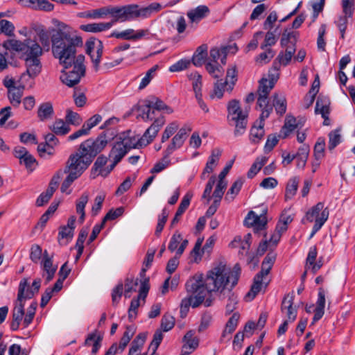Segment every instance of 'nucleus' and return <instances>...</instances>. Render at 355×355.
<instances>
[{
	"label": "nucleus",
	"instance_id": "f257e3e1",
	"mask_svg": "<svg viewBox=\"0 0 355 355\" xmlns=\"http://www.w3.org/2000/svg\"><path fill=\"white\" fill-rule=\"evenodd\" d=\"M239 274L223 263H218L209 270L203 277L196 274L188 279L185 288L189 296L181 301V309L187 310L190 306L198 307L201 304L210 306L214 301L212 293L224 297L237 284Z\"/></svg>",
	"mask_w": 355,
	"mask_h": 355
},
{
	"label": "nucleus",
	"instance_id": "f03ea898",
	"mask_svg": "<svg viewBox=\"0 0 355 355\" xmlns=\"http://www.w3.org/2000/svg\"><path fill=\"white\" fill-rule=\"evenodd\" d=\"M162 8V5L156 2L141 8L137 4H128L123 6H108L89 10L86 12L85 17L96 19H104L107 15H111L113 19L110 21H114L115 24L117 21H130L138 18H148L153 13L161 10Z\"/></svg>",
	"mask_w": 355,
	"mask_h": 355
},
{
	"label": "nucleus",
	"instance_id": "7ed1b4c3",
	"mask_svg": "<svg viewBox=\"0 0 355 355\" xmlns=\"http://www.w3.org/2000/svg\"><path fill=\"white\" fill-rule=\"evenodd\" d=\"M107 144V136L103 133L95 139L90 138L82 142L77 152L70 156V164L68 165V183L72 182L80 177Z\"/></svg>",
	"mask_w": 355,
	"mask_h": 355
},
{
	"label": "nucleus",
	"instance_id": "20e7f679",
	"mask_svg": "<svg viewBox=\"0 0 355 355\" xmlns=\"http://www.w3.org/2000/svg\"><path fill=\"white\" fill-rule=\"evenodd\" d=\"M164 125V118L159 117L153 121L140 139L120 136L110 152V158L113 159V163L117 164L130 149L146 146L152 142Z\"/></svg>",
	"mask_w": 355,
	"mask_h": 355
},
{
	"label": "nucleus",
	"instance_id": "39448f33",
	"mask_svg": "<svg viewBox=\"0 0 355 355\" xmlns=\"http://www.w3.org/2000/svg\"><path fill=\"white\" fill-rule=\"evenodd\" d=\"M6 45L10 50L18 53L19 58L25 61L26 73L28 78H35L40 73V57L42 55V48L36 41L30 38L24 41L12 39L6 42Z\"/></svg>",
	"mask_w": 355,
	"mask_h": 355
},
{
	"label": "nucleus",
	"instance_id": "423d86ee",
	"mask_svg": "<svg viewBox=\"0 0 355 355\" xmlns=\"http://www.w3.org/2000/svg\"><path fill=\"white\" fill-rule=\"evenodd\" d=\"M51 22L57 28L52 30V51L54 57L59 60L60 63L63 67L61 70L62 74L60 80L63 84H67V74L65 73L67 69V33L64 32L65 26L63 22L57 19H53Z\"/></svg>",
	"mask_w": 355,
	"mask_h": 355
},
{
	"label": "nucleus",
	"instance_id": "0eeeda50",
	"mask_svg": "<svg viewBox=\"0 0 355 355\" xmlns=\"http://www.w3.org/2000/svg\"><path fill=\"white\" fill-rule=\"evenodd\" d=\"M277 78V76L268 74L267 78L263 77L259 82L257 105L261 109V120L267 119L272 111V106L268 104V96Z\"/></svg>",
	"mask_w": 355,
	"mask_h": 355
},
{
	"label": "nucleus",
	"instance_id": "6e6552de",
	"mask_svg": "<svg viewBox=\"0 0 355 355\" xmlns=\"http://www.w3.org/2000/svg\"><path fill=\"white\" fill-rule=\"evenodd\" d=\"M227 108V120L235 125L234 135H243L246 128L248 113L242 110L239 102L236 100L230 101Z\"/></svg>",
	"mask_w": 355,
	"mask_h": 355
},
{
	"label": "nucleus",
	"instance_id": "1a4fd4ad",
	"mask_svg": "<svg viewBox=\"0 0 355 355\" xmlns=\"http://www.w3.org/2000/svg\"><path fill=\"white\" fill-rule=\"evenodd\" d=\"M85 57L80 53L73 58L68 60V87L78 85L80 80L85 76Z\"/></svg>",
	"mask_w": 355,
	"mask_h": 355
},
{
	"label": "nucleus",
	"instance_id": "9d476101",
	"mask_svg": "<svg viewBox=\"0 0 355 355\" xmlns=\"http://www.w3.org/2000/svg\"><path fill=\"white\" fill-rule=\"evenodd\" d=\"M237 81V71L236 66H232L228 68L225 77V80H217L214 84V90L210 95L211 98H221L223 96L225 91L232 92Z\"/></svg>",
	"mask_w": 355,
	"mask_h": 355
},
{
	"label": "nucleus",
	"instance_id": "9b49d317",
	"mask_svg": "<svg viewBox=\"0 0 355 355\" xmlns=\"http://www.w3.org/2000/svg\"><path fill=\"white\" fill-rule=\"evenodd\" d=\"M328 218V209L324 208V203L320 202L306 213L304 219L310 223L315 222V230H320Z\"/></svg>",
	"mask_w": 355,
	"mask_h": 355
},
{
	"label": "nucleus",
	"instance_id": "f8f14e48",
	"mask_svg": "<svg viewBox=\"0 0 355 355\" xmlns=\"http://www.w3.org/2000/svg\"><path fill=\"white\" fill-rule=\"evenodd\" d=\"M146 107L143 110L141 118L144 121H154L157 119L155 118V111L164 110L167 114L173 113V110L171 107L167 106L162 101L155 97H151ZM162 117V116H158ZM164 118V116H162ZM165 120V119H164Z\"/></svg>",
	"mask_w": 355,
	"mask_h": 355
},
{
	"label": "nucleus",
	"instance_id": "ddd939ff",
	"mask_svg": "<svg viewBox=\"0 0 355 355\" xmlns=\"http://www.w3.org/2000/svg\"><path fill=\"white\" fill-rule=\"evenodd\" d=\"M33 79L28 78V74L23 73L19 80L18 87H13L8 91V97L12 105L18 106L21 103L24 89L26 86L32 87Z\"/></svg>",
	"mask_w": 355,
	"mask_h": 355
},
{
	"label": "nucleus",
	"instance_id": "4468645a",
	"mask_svg": "<svg viewBox=\"0 0 355 355\" xmlns=\"http://www.w3.org/2000/svg\"><path fill=\"white\" fill-rule=\"evenodd\" d=\"M67 262L64 263L60 268V277L57 280L53 288L46 289L44 293L42 296L41 306L44 307L57 293H58L63 286V281L67 278Z\"/></svg>",
	"mask_w": 355,
	"mask_h": 355
},
{
	"label": "nucleus",
	"instance_id": "2eb2a0df",
	"mask_svg": "<svg viewBox=\"0 0 355 355\" xmlns=\"http://www.w3.org/2000/svg\"><path fill=\"white\" fill-rule=\"evenodd\" d=\"M150 31L148 29H138L127 28L122 31H113L110 37H115L117 39H122L125 40H139L142 38L148 37Z\"/></svg>",
	"mask_w": 355,
	"mask_h": 355
},
{
	"label": "nucleus",
	"instance_id": "dca6fc26",
	"mask_svg": "<svg viewBox=\"0 0 355 355\" xmlns=\"http://www.w3.org/2000/svg\"><path fill=\"white\" fill-rule=\"evenodd\" d=\"M40 266L42 272V277L48 282L51 281L57 270L58 266L53 263V257L51 256L47 250L44 251L43 258L40 262Z\"/></svg>",
	"mask_w": 355,
	"mask_h": 355
},
{
	"label": "nucleus",
	"instance_id": "f3484780",
	"mask_svg": "<svg viewBox=\"0 0 355 355\" xmlns=\"http://www.w3.org/2000/svg\"><path fill=\"white\" fill-rule=\"evenodd\" d=\"M210 14V9L206 5H200L194 8L190 9L187 12L189 23L192 27L198 25L200 21L205 19Z\"/></svg>",
	"mask_w": 355,
	"mask_h": 355
},
{
	"label": "nucleus",
	"instance_id": "a211bd4d",
	"mask_svg": "<svg viewBox=\"0 0 355 355\" xmlns=\"http://www.w3.org/2000/svg\"><path fill=\"white\" fill-rule=\"evenodd\" d=\"M149 290L148 279H145L141 281L139 287V293L137 299H133L131 301L130 308L128 309V318L130 320L135 319L137 316V309L139 306L140 298L144 299Z\"/></svg>",
	"mask_w": 355,
	"mask_h": 355
},
{
	"label": "nucleus",
	"instance_id": "6ab92c4d",
	"mask_svg": "<svg viewBox=\"0 0 355 355\" xmlns=\"http://www.w3.org/2000/svg\"><path fill=\"white\" fill-rule=\"evenodd\" d=\"M330 100L327 96L320 95L316 101L315 113L321 114L324 119L323 124L324 125H329V114L330 113Z\"/></svg>",
	"mask_w": 355,
	"mask_h": 355
},
{
	"label": "nucleus",
	"instance_id": "aec40b11",
	"mask_svg": "<svg viewBox=\"0 0 355 355\" xmlns=\"http://www.w3.org/2000/svg\"><path fill=\"white\" fill-rule=\"evenodd\" d=\"M83 46L82 37L76 32H68V60L73 58V56H77V53L80 49H82Z\"/></svg>",
	"mask_w": 355,
	"mask_h": 355
},
{
	"label": "nucleus",
	"instance_id": "412c9836",
	"mask_svg": "<svg viewBox=\"0 0 355 355\" xmlns=\"http://www.w3.org/2000/svg\"><path fill=\"white\" fill-rule=\"evenodd\" d=\"M293 296L287 295L283 299L282 303V312L286 316L287 320L293 322L295 320L297 317V309L293 307Z\"/></svg>",
	"mask_w": 355,
	"mask_h": 355
},
{
	"label": "nucleus",
	"instance_id": "4be33fe9",
	"mask_svg": "<svg viewBox=\"0 0 355 355\" xmlns=\"http://www.w3.org/2000/svg\"><path fill=\"white\" fill-rule=\"evenodd\" d=\"M102 340L103 336L98 331L95 330L87 335L84 345L92 347V354L96 355L101 347Z\"/></svg>",
	"mask_w": 355,
	"mask_h": 355
},
{
	"label": "nucleus",
	"instance_id": "5701e85b",
	"mask_svg": "<svg viewBox=\"0 0 355 355\" xmlns=\"http://www.w3.org/2000/svg\"><path fill=\"white\" fill-rule=\"evenodd\" d=\"M184 344L180 355L191 354L198 346V339L194 336L193 331H189L184 336Z\"/></svg>",
	"mask_w": 355,
	"mask_h": 355
},
{
	"label": "nucleus",
	"instance_id": "b1692460",
	"mask_svg": "<svg viewBox=\"0 0 355 355\" xmlns=\"http://www.w3.org/2000/svg\"><path fill=\"white\" fill-rule=\"evenodd\" d=\"M263 277L261 275L257 274L254 277L253 284L251 286L250 291L245 295V300L247 301L252 300L256 295L268 285V282H264Z\"/></svg>",
	"mask_w": 355,
	"mask_h": 355
},
{
	"label": "nucleus",
	"instance_id": "393cba45",
	"mask_svg": "<svg viewBox=\"0 0 355 355\" xmlns=\"http://www.w3.org/2000/svg\"><path fill=\"white\" fill-rule=\"evenodd\" d=\"M24 316V304L17 303L12 310V322L10 323V329L12 331H17L23 322Z\"/></svg>",
	"mask_w": 355,
	"mask_h": 355
},
{
	"label": "nucleus",
	"instance_id": "a878e982",
	"mask_svg": "<svg viewBox=\"0 0 355 355\" xmlns=\"http://www.w3.org/2000/svg\"><path fill=\"white\" fill-rule=\"evenodd\" d=\"M114 25V21L94 22L81 25L80 28L89 33H100L110 29Z\"/></svg>",
	"mask_w": 355,
	"mask_h": 355
},
{
	"label": "nucleus",
	"instance_id": "bb28decb",
	"mask_svg": "<svg viewBox=\"0 0 355 355\" xmlns=\"http://www.w3.org/2000/svg\"><path fill=\"white\" fill-rule=\"evenodd\" d=\"M325 307V291L322 288H320L318 291V300L315 308L313 310L314 316L313 318V323L320 320L324 313Z\"/></svg>",
	"mask_w": 355,
	"mask_h": 355
},
{
	"label": "nucleus",
	"instance_id": "cd10ccee",
	"mask_svg": "<svg viewBox=\"0 0 355 355\" xmlns=\"http://www.w3.org/2000/svg\"><path fill=\"white\" fill-rule=\"evenodd\" d=\"M23 6L32 7L35 10L51 11L54 6L46 0H18Z\"/></svg>",
	"mask_w": 355,
	"mask_h": 355
},
{
	"label": "nucleus",
	"instance_id": "c85d7f7f",
	"mask_svg": "<svg viewBox=\"0 0 355 355\" xmlns=\"http://www.w3.org/2000/svg\"><path fill=\"white\" fill-rule=\"evenodd\" d=\"M34 295V291L29 288L27 279H22L19 285L17 302L24 303V300L32 298Z\"/></svg>",
	"mask_w": 355,
	"mask_h": 355
},
{
	"label": "nucleus",
	"instance_id": "c756f323",
	"mask_svg": "<svg viewBox=\"0 0 355 355\" xmlns=\"http://www.w3.org/2000/svg\"><path fill=\"white\" fill-rule=\"evenodd\" d=\"M35 32L36 33L40 42L44 48L49 49L50 46V34L51 33L46 30L43 26H35L33 27Z\"/></svg>",
	"mask_w": 355,
	"mask_h": 355
},
{
	"label": "nucleus",
	"instance_id": "7c9ffc66",
	"mask_svg": "<svg viewBox=\"0 0 355 355\" xmlns=\"http://www.w3.org/2000/svg\"><path fill=\"white\" fill-rule=\"evenodd\" d=\"M202 242V239H198L197 240L193 250L190 252V263H198L202 260V254L205 252V250H203V248H201Z\"/></svg>",
	"mask_w": 355,
	"mask_h": 355
},
{
	"label": "nucleus",
	"instance_id": "2f4dec72",
	"mask_svg": "<svg viewBox=\"0 0 355 355\" xmlns=\"http://www.w3.org/2000/svg\"><path fill=\"white\" fill-rule=\"evenodd\" d=\"M272 105L277 114L283 115L286 112V101L282 94H275L272 96Z\"/></svg>",
	"mask_w": 355,
	"mask_h": 355
},
{
	"label": "nucleus",
	"instance_id": "473e14b6",
	"mask_svg": "<svg viewBox=\"0 0 355 355\" xmlns=\"http://www.w3.org/2000/svg\"><path fill=\"white\" fill-rule=\"evenodd\" d=\"M191 199V195H190L189 193L186 194L183 197V198L182 199L181 202L178 207V209L175 213V215L171 221V225H174L178 223L181 216L186 211V209L189 207Z\"/></svg>",
	"mask_w": 355,
	"mask_h": 355
},
{
	"label": "nucleus",
	"instance_id": "72a5a7b5",
	"mask_svg": "<svg viewBox=\"0 0 355 355\" xmlns=\"http://www.w3.org/2000/svg\"><path fill=\"white\" fill-rule=\"evenodd\" d=\"M207 55V45H202L198 47L195 53L193 54L191 61L192 63L196 67L202 66Z\"/></svg>",
	"mask_w": 355,
	"mask_h": 355
},
{
	"label": "nucleus",
	"instance_id": "f704fd0d",
	"mask_svg": "<svg viewBox=\"0 0 355 355\" xmlns=\"http://www.w3.org/2000/svg\"><path fill=\"white\" fill-rule=\"evenodd\" d=\"M89 200V194L84 192L80 197L76 200V209L78 214L80 215L79 220L82 223L85 220V208Z\"/></svg>",
	"mask_w": 355,
	"mask_h": 355
},
{
	"label": "nucleus",
	"instance_id": "c9c22d12",
	"mask_svg": "<svg viewBox=\"0 0 355 355\" xmlns=\"http://www.w3.org/2000/svg\"><path fill=\"white\" fill-rule=\"evenodd\" d=\"M298 37V33L295 31H284L281 38V45L283 48L287 49L289 46H295Z\"/></svg>",
	"mask_w": 355,
	"mask_h": 355
},
{
	"label": "nucleus",
	"instance_id": "e433bc0d",
	"mask_svg": "<svg viewBox=\"0 0 355 355\" xmlns=\"http://www.w3.org/2000/svg\"><path fill=\"white\" fill-rule=\"evenodd\" d=\"M240 318L239 313H234L228 320L225 328L223 331L222 338H225L227 335H231L236 329Z\"/></svg>",
	"mask_w": 355,
	"mask_h": 355
},
{
	"label": "nucleus",
	"instance_id": "4c0bfd02",
	"mask_svg": "<svg viewBox=\"0 0 355 355\" xmlns=\"http://www.w3.org/2000/svg\"><path fill=\"white\" fill-rule=\"evenodd\" d=\"M188 78L191 82L195 96L202 94V76L197 71H192L188 74Z\"/></svg>",
	"mask_w": 355,
	"mask_h": 355
},
{
	"label": "nucleus",
	"instance_id": "58836bf2",
	"mask_svg": "<svg viewBox=\"0 0 355 355\" xmlns=\"http://www.w3.org/2000/svg\"><path fill=\"white\" fill-rule=\"evenodd\" d=\"M53 114V105L51 103H44L40 105L37 110V116L40 121H45L51 117Z\"/></svg>",
	"mask_w": 355,
	"mask_h": 355
},
{
	"label": "nucleus",
	"instance_id": "ea45409f",
	"mask_svg": "<svg viewBox=\"0 0 355 355\" xmlns=\"http://www.w3.org/2000/svg\"><path fill=\"white\" fill-rule=\"evenodd\" d=\"M299 182L300 180L297 177H293L288 180L285 191L286 200H291L295 196L298 189Z\"/></svg>",
	"mask_w": 355,
	"mask_h": 355
},
{
	"label": "nucleus",
	"instance_id": "a19ab883",
	"mask_svg": "<svg viewBox=\"0 0 355 355\" xmlns=\"http://www.w3.org/2000/svg\"><path fill=\"white\" fill-rule=\"evenodd\" d=\"M259 119H261L259 117ZM265 120L260 119L259 126H253L250 130V139L253 143L259 142L264 135V121Z\"/></svg>",
	"mask_w": 355,
	"mask_h": 355
},
{
	"label": "nucleus",
	"instance_id": "79ce46f5",
	"mask_svg": "<svg viewBox=\"0 0 355 355\" xmlns=\"http://www.w3.org/2000/svg\"><path fill=\"white\" fill-rule=\"evenodd\" d=\"M233 47L229 46V47H223L222 49H219L218 48H212L210 50V58L211 60L217 63V60L220 58L221 62L223 64H225V60H226V55L227 53L229 52L228 49H232Z\"/></svg>",
	"mask_w": 355,
	"mask_h": 355
},
{
	"label": "nucleus",
	"instance_id": "37998d69",
	"mask_svg": "<svg viewBox=\"0 0 355 355\" xmlns=\"http://www.w3.org/2000/svg\"><path fill=\"white\" fill-rule=\"evenodd\" d=\"M243 183V182L241 179L236 180L227 192L225 197V200L228 202L233 201L241 191Z\"/></svg>",
	"mask_w": 355,
	"mask_h": 355
},
{
	"label": "nucleus",
	"instance_id": "c03bdc74",
	"mask_svg": "<svg viewBox=\"0 0 355 355\" xmlns=\"http://www.w3.org/2000/svg\"><path fill=\"white\" fill-rule=\"evenodd\" d=\"M146 336L142 334L137 336L135 339L132 342L131 347L129 349L128 355H137L141 351L145 342Z\"/></svg>",
	"mask_w": 355,
	"mask_h": 355
},
{
	"label": "nucleus",
	"instance_id": "a18cd8bd",
	"mask_svg": "<svg viewBox=\"0 0 355 355\" xmlns=\"http://www.w3.org/2000/svg\"><path fill=\"white\" fill-rule=\"evenodd\" d=\"M267 161L268 158L265 156L257 157L249 169L248 172V177L249 178H254L261 170L263 166L267 162Z\"/></svg>",
	"mask_w": 355,
	"mask_h": 355
},
{
	"label": "nucleus",
	"instance_id": "49530a36",
	"mask_svg": "<svg viewBox=\"0 0 355 355\" xmlns=\"http://www.w3.org/2000/svg\"><path fill=\"white\" fill-rule=\"evenodd\" d=\"M103 51V44L101 41H97L96 50L90 56L94 67L96 71L98 70L99 64L101 63V57Z\"/></svg>",
	"mask_w": 355,
	"mask_h": 355
},
{
	"label": "nucleus",
	"instance_id": "de8ad7c7",
	"mask_svg": "<svg viewBox=\"0 0 355 355\" xmlns=\"http://www.w3.org/2000/svg\"><path fill=\"white\" fill-rule=\"evenodd\" d=\"M220 156V151L218 149L212 150L211 155L209 157L206 166L204 169L206 172L212 173L214 168L217 166Z\"/></svg>",
	"mask_w": 355,
	"mask_h": 355
},
{
	"label": "nucleus",
	"instance_id": "09e8293b",
	"mask_svg": "<svg viewBox=\"0 0 355 355\" xmlns=\"http://www.w3.org/2000/svg\"><path fill=\"white\" fill-rule=\"evenodd\" d=\"M295 50V46H289L285 49V52H280L277 56L279 63L284 66L287 65L291 60Z\"/></svg>",
	"mask_w": 355,
	"mask_h": 355
},
{
	"label": "nucleus",
	"instance_id": "8fccbe9b",
	"mask_svg": "<svg viewBox=\"0 0 355 355\" xmlns=\"http://www.w3.org/2000/svg\"><path fill=\"white\" fill-rule=\"evenodd\" d=\"M352 16L353 15L349 16L346 13H343V15L338 17V20L335 22L340 33V37L342 39L345 38V34L347 28L349 19L352 18Z\"/></svg>",
	"mask_w": 355,
	"mask_h": 355
},
{
	"label": "nucleus",
	"instance_id": "3c124183",
	"mask_svg": "<svg viewBox=\"0 0 355 355\" xmlns=\"http://www.w3.org/2000/svg\"><path fill=\"white\" fill-rule=\"evenodd\" d=\"M297 128L296 119L292 116H287L285 123L282 129L284 137H286Z\"/></svg>",
	"mask_w": 355,
	"mask_h": 355
},
{
	"label": "nucleus",
	"instance_id": "603ef678",
	"mask_svg": "<svg viewBox=\"0 0 355 355\" xmlns=\"http://www.w3.org/2000/svg\"><path fill=\"white\" fill-rule=\"evenodd\" d=\"M325 140L319 138L315 144L313 155L315 160L320 161L324 157Z\"/></svg>",
	"mask_w": 355,
	"mask_h": 355
},
{
	"label": "nucleus",
	"instance_id": "864d4df0",
	"mask_svg": "<svg viewBox=\"0 0 355 355\" xmlns=\"http://www.w3.org/2000/svg\"><path fill=\"white\" fill-rule=\"evenodd\" d=\"M88 231L86 229H83L79 233L78 238L76 244V249L77 250V254L76 259H78L82 254L84 248V242L87 236Z\"/></svg>",
	"mask_w": 355,
	"mask_h": 355
},
{
	"label": "nucleus",
	"instance_id": "5fc2aeb1",
	"mask_svg": "<svg viewBox=\"0 0 355 355\" xmlns=\"http://www.w3.org/2000/svg\"><path fill=\"white\" fill-rule=\"evenodd\" d=\"M341 142V135L339 130H334L329 133V145L330 150L335 148Z\"/></svg>",
	"mask_w": 355,
	"mask_h": 355
},
{
	"label": "nucleus",
	"instance_id": "6e6d98bb",
	"mask_svg": "<svg viewBox=\"0 0 355 355\" xmlns=\"http://www.w3.org/2000/svg\"><path fill=\"white\" fill-rule=\"evenodd\" d=\"M44 252H42V248L37 244L33 245L30 250V259L35 263L41 262L43 258Z\"/></svg>",
	"mask_w": 355,
	"mask_h": 355
},
{
	"label": "nucleus",
	"instance_id": "4d7b16f0",
	"mask_svg": "<svg viewBox=\"0 0 355 355\" xmlns=\"http://www.w3.org/2000/svg\"><path fill=\"white\" fill-rule=\"evenodd\" d=\"M14 24L6 19H0V35L4 34L6 36H12L14 34Z\"/></svg>",
	"mask_w": 355,
	"mask_h": 355
},
{
	"label": "nucleus",
	"instance_id": "13d9d810",
	"mask_svg": "<svg viewBox=\"0 0 355 355\" xmlns=\"http://www.w3.org/2000/svg\"><path fill=\"white\" fill-rule=\"evenodd\" d=\"M51 129L57 135L67 134V124L62 119H56L51 126Z\"/></svg>",
	"mask_w": 355,
	"mask_h": 355
},
{
	"label": "nucleus",
	"instance_id": "bf43d9fd",
	"mask_svg": "<svg viewBox=\"0 0 355 355\" xmlns=\"http://www.w3.org/2000/svg\"><path fill=\"white\" fill-rule=\"evenodd\" d=\"M138 279L128 278L125 283L124 295L126 298L130 297L131 293L137 291Z\"/></svg>",
	"mask_w": 355,
	"mask_h": 355
},
{
	"label": "nucleus",
	"instance_id": "052dcab7",
	"mask_svg": "<svg viewBox=\"0 0 355 355\" xmlns=\"http://www.w3.org/2000/svg\"><path fill=\"white\" fill-rule=\"evenodd\" d=\"M191 64V60L187 58H183L169 67V71L171 72H179L187 69Z\"/></svg>",
	"mask_w": 355,
	"mask_h": 355
},
{
	"label": "nucleus",
	"instance_id": "680f3d73",
	"mask_svg": "<svg viewBox=\"0 0 355 355\" xmlns=\"http://www.w3.org/2000/svg\"><path fill=\"white\" fill-rule=\"evenodd\" d=\"M157 68L158 67L155 65L148 70L144 77L141 80V83L139 85V89L141 90L144 89L150 83L151 80L153 78L155 74Z\"/></svg>",
	"mask_w": 355,
	"mask_h": 355
},
{
	"label": "nucleus",
	"instance_id": "e2e57ef3",
	"mask_svg": "<svg viewBox=\"0 0 355 355\" xmlns=\"http://www.w3.org/2000/svg\"><path fill=\"white\" fill-rule=\"evenodd\" d=\"M105 198V195L103 193L98 194L96 196L94 205H92L91 209V213L93 216L98 215L101 210Z\"/></svg>",
	"mask_w": 355,
	"mask_h": 355
},
{
	"label": "nucleus",
	"instance_id": "0e129e2a",
	"mask_svg": "<svg viewBox=\"0 0 355 355\" xmlns=\"http://www.w3.org/2000/svg\"><path fill=\"white\" fill-rule=\"evenodd\" d=\"M102 116L96 114L91 116L89 119H88L83 125V126L85 128V129L87 131L88 133H89L90 130L95 126H96L101 121H102Z\"/></svg>",
	"mask_w": 355,
	"mask_h": 355
},
{
	"label": "nucleus",
	"instance_id": "69168bd1",
	"mask_svg": "<svg viewBox=\"0 0 355 355\" xmlns=\"http://www.w3.org/2000/svg\"><path fill=\"white\" fill-rule=\"evenodd\" d=\"M19 162L21 164H24L30 172H33L35 170V165L37 164L36 159L30 153L24 157L23 159H20Z\"/></svg>",
	"mask_w": 355,
	"mask_h": 355
},
{
	"label": "nucleus",
	"instance_id": "338daca9",
	"mask_svg": "<svg viewBox=\"0 0 355 355\" xmlns=\"http://www.w3.org/2000/svg\"><path fill=\"white\" fill-rule=\"evenodd\" d=\"M175 324V318L173 316L165 314L163 315L161 321V328L164 331L171 330Z\"/></svg>",
	"mask_w": 355,
	"mask_h": 355
},
{
	"label": "nucleus",
	"instance_id": "774afa93",
	"mask_svg": "<svg viewBox=\"0 0 355 355\" xmlns=\"http://www.w3.org/2000/svg\"><path fill=\"white\" fill-rule=\"evenodd\" d=\"M179 125L177 122H172L170 124H168L162 136V142H165L166 140H168L171 136H172L175 132L178 129Z\"/></svg>",
	"mask_w": 355,
	"mask_h": 355
}]
</instances>
